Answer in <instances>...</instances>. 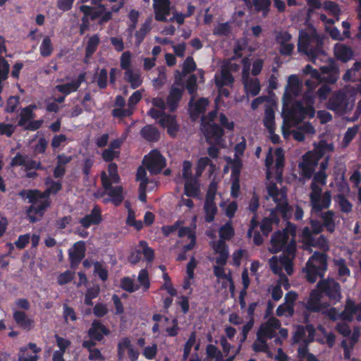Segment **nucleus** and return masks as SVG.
<instances>
[{"label": "nucleus", "instance_id": "nucleus-1", "mask_svg": "<svg viewBox=\"0 0 361 361\" xmlns=\"http://www.w3.org/2000/svg\"><path fill=\"white\" fill-rule=\"evenodd\" d=\"M302 243L309 247H313L320 249L322 252L315 251L307 260L305 267L302 271L305 274L306 280L314 283L317 279L324 276L328 268L327 255L326 252L329 250V242L324 235H320L317 238L311 235L310 229L305 227L302 229Z\"/></svg>", "mask_w": 361, "mask_h": 361}, {"label": "nucleus", "instance_id": "nucleus-2", "mask_svg": "<svg viewBox=\"0 0 361 361\" xmlns=\"http://www.w3.org/2000/svg\"><path fill=\"white\" fill-rule=\"evenodd\" d=\"M51 194L52 192L49 188L43 192L37 189L20 191V195L25 197L31 204L25 210L30 223H36L44 216L46 211L51 206Z\"/></svg>", "mask_w": 361, "mask_h": 361}, {"label": "nucleus", "instance_id": "nucleus-3", "mask_svg": "<svg viewBox=\"0 0 361 361\" xmlns=\"http://www.w3.org/2000/svg\"><path fill=\"white\" fill-rule=\"evenodd\" d=\"M295 226L290 222H288L283 230L275 231L271 235L270 252L276 254L282 251L283 255L295 257L297 247L295 239Z\"/></svg>", "mask_w": 361, "mask_h": 361}, {"label": "nucleus", "instance_id": "nucleus-4", "mask_svg": "<svg viewBox=\"0 0 361 361\" xmlns=\"http://www.w3.org/2000/svg\"><path fill=\"white\" fill-rule=\"evenodd\" d=\"M303 73L305 75H310L312 79L331 85L335 84L339 78V68L333 60H331L328 64L320 67V72L313 68L311 65L307 64L304 68Z\"/></svg>", "mask_w": 361, "mask_h": 361}, {"label": "nucleus", "instance_id": "nucleus-5", "mask_svg": "<svg viewBox=\"0 0 361 361\" xmlns=\"http://www.w3.org/2000/svg\"><path fill=\"white\" fill-rule=\"evenodd\" d=\"M314 103V101L312 97L305 98V106L302 101H295L287 111L286 116L295 123H300L307 118H312L315 115Z\"/></svg>", "mask_w": 361, "mask_h": 361}, {"label": "nucleus", "instance_id": "nucleus-6", "mask_svg": "<svg viewBox=\"0 0 361 361\" xmlns=\"http://www.w3.org/2000/svg\"><path fill=\"white\" fill-rule=\"evenodd\" d=\"M317 284V288L322 295L326 296L329 300L339 302L342 298L341 285L332 278L323 279Z\"/></svg>", "mask_w": 361, "mask_h": 361}, {"label": "nucleus", "instance_id": "nucleus-7", "mask_svg": "<svg viewBox=\"0 0 361 361\" xmlns=\"http://www.w3.org/2000/svg\"><path fill=\"white\" fill-rule=\"evenodd\" d=\"M142 164L152 175L160 173L166 165V159L157 149H152L145 155Z\"/></svg>", "mask_w": 361, "mask_h": 361}, {"label": "nucleus", "instance_id": "nucleus-8", "mask_svg": "<svg viewBox=\"0 0 361 361\" xmlns=\"http://www.w3.org/2000/svg\"><path fill=\"white\" fill-rule=\"evenodd\" d=\"M206 117H202V128L201 130L204 133L206 142L208 144L219 145L223 140L222 137L224 135V130L221 126L216 123H205L204 119Z\"/></svg>", "mask_w": 361, "mask_h": 361}, {"label": "nucleus", "instance_id": "nucleus-9", "mask_svg": "<svg viewBox=\"0 0 361 361\" xmlns=\"http://www.w3.org/2000/svg\"><path fill=\"white\" fill-rule=\"evenodd\" d=\"M101 182L103 188L107 192L108 195L115 206L120 205L123 201V188L122 186L113 187L111 181L108 178L106 172L103 171L101 173Z\"/></svg>", "mask_w": 361, "mask_h": 361}, {"label": "nucleus", "instance_id": "nucleus-10", "mask_svg": "<svg viewBox=\"0 0 361 361\" xmlns=\"http://www.w3.org/2000/svg\"><path fill=\"white\" fill-rule=\"evenodd\" d=\"M126 350L128 353V357L130 361H137L140 352L133 348L131 341L128 337L122 338L117 345V360L123 361L125 358Z\"/></svg>", "mask_w": 361, "mask_h": 361}, {"label": "nucleus", "instance_id": "nucleus-11", "mask_svg": "<svg viewBox=\"0 0 361 361\" xmlns=\"http://www.w3.org/2000/svg\"><path fill=\"white\" fill-rule=\"evenodd\" d=\"M355 315L356 316V319L360 322L361 302L357 305L353 300L348 298L345 301L343 311L340 313V318L341 320L351 322Z\"/></svg>", "mask_w": 361, "mask_h": 361}, {"label": "nucleus", "instance_id": "nucleus-12", "mask_svg": "<svg viewBox=\"0 0 361 361\" xmlns=\"http://www.w3.org/2000/svg\"><path fill=\"white\" fill-rule=\"evenodd\" d=\"M348 105L346 94L339 90L330 97L327 106L331 111L345 113L348 109Z\"/></svg>", "mask_w": 361, "mask_h": 361}, {"label": "nucleus", "instance_id": "nucleus-13", "mask_svg": "<svg viewBox=\"0 0 361 361\" xmlns=\"http://www.w3.org/2000/svg\"><path fill=\"white\" fill-rule=\"evenodd\" d=\"M85 243L82 240L76 242L73 249L68 252V257L71 267L78 266L85 256Z\"/></svg>", "mask_w": 361, "mask_h": 361}, {"label": "nucleus", "instance_id": "nucleus-14", "mask_svg": "<svg viewBox=\"0 0 361 361\" xmlns=\"http://www.w3.org/2000/svg\"><path fill=\"white\" fill-rule=\"evenodd\" d=\"M194 96H192L189 102L190 116L192 120H196L201 114L205 113L207 107L209 105V99L205 97H201L193 103Z\"/></svg>", "mask_w": 361, "mask_h": 361}, {"label": "nucleus", "instance_id": "nucleus-15", "mask_svg": "<svg viewBox=\"0 0 361 361\" xmlns=\"http://www.w3.org/2000/svg\"><path fill=\"white\" fill-rule=\"evenodd\" d=\"M102 221L101 209L98 205H94L90 213L80 219L79 223L85 229L91 226H97Z\"/></svg>", "mask_w": 361, "mask_h": 361}, {"label": "nucleus", "instance_id": "nucleus-16", "mask_svg": "<svg viewBox=\"0 0 361 361\" xmlns=\"http://www.w3.org/2000/svg\"><path fill=\"white\" fill-rule=\"evenodd\" d=\"M42 349L34 343H29L27 345L20 348L18 361H37Z\"/></svg>", "mask_w": 361, "mask_h": 361}, {"label": "nucleus", "instance_id": "nucleus-17", "mask_svg": "<svg viewBox=\"0 0 361 361\" xmlns=\"http://www.w3.org/2000/svg\"><path fill=\"white\" fill-rule=\"evenodd\" d=\"M110 334L109 329L99 320L94 319L92 322L90 328L87 331V336L90 339H94L99 342L103 340L104 336Z\"/></svg>", "mask_w": 361, "mask_h": 361}, {"label": "nucleus", "instance_id": "nucleus-18", "mask_svg": "<svg viewBox=\"0 0 361 361\" xmlns=\"http://www.w3.org/2000/svg\"><path fill=\"white\" fill-rule=\"evenodd\" d=\"M155 20L160 22L168 21L166 16L170 14L169 0H153Z\"/></svg>", "mask_w": 361, "mask_h": 361}, {"label": "nucleus", "instance_id": "nucleus-19", "mask_svg": "<svg viewBox=\"0 0 361 361\" xmlns=\"http://www.w3.org/2000/svg\"><path fill=\"white\" fill-rule=\"evenodd\" d=\"M85 80V73H82L78 75L76 80H73L71 82L56 85L55 86V89L58 92L65 94V96H67L72 92H76Z\"/></svg>", "mask_w": 361, "mask_h": 361}, {"label": "nucleus", "instance_id": "nucleus-20", "mask_svg": "<svg viewBox=\"0 0 361 361\" xmlns=\"http://www.w3.org/2000/svg\"><path fill=\"white\" fill-rule=\"evenodd\" d=\"M263 125L267 129L269 133L275 132V112L272 104L265 105Z\"/></svg>", "mask_w": 361, "mask_h": 361}, {"label": "nucleus", "instance_id": "nucleus-21", "mask_svg": "<svg viewBox=\"0 0 361 361\" xmlns=\"http://www.w3.org/2000/svg\"><path fill=\"white\" fill-rule=\"evenodd\" d=\"M334 54L337 59L343 63H346L353 58L354 52L349 46L336 44L334 47Z\"/></svg>", "mask_w": 361, "mask_h": 361}, {"label": "nucleus", "instance_id": "nucleus-22", "mask_svg": "<svg viewBox=\"0 0 361 361\" xmlns=\"http://www.w3.org/2000/svg\"><path fill=\"white\" fill-rule=\"evenodd\" d=\"M275 203L276 204L275 210L281 214L284 220H288L291 216L293 209L287 201L286 194L281 193L280 200Z\"/></svg>", "mask_w": 361, "mask_h": 361}, {"label": "nucleus", "instance_id": "nucleus-23", "mask_svg": "<svg viewBox=\"0 0 361 361\" xmlns=\"http://www.w3.org/2000/svg\"><path fill=\"white\" fill-rule=\"evenodd\" d=\"M16 323L22 329L29 331L34 326V321L27 317L25 312L15 311L13 314Z\"/></svg>", "mask_w": 361, "mask_h": 361}, {"label": "nucleus", "instance_id": "nucleus-24", "mask_svg": "<svg viewBox=\"0 0 361 361\" xmlns=\"http://www.w3.org/2000/svg\"><path fill=\"white\" fill-rule=\"evenodd\" d=\"M319 217L322 220V224L326 230L329 233H333L336 229L335 212L333 210L321 212Z\"/></svg>", "mask_w": 361, "mask_h": 361}, {"label": "nucleus", "instance_id": "nucleus-25", "mask_svg": "<svg viewBox=\"0 0 361 361\" xmlns=\"http://www.w3.org/2000/svg\"><path fill=\"white\" fill-rule=\"evenodd\" d=\"M183 90L180 88L172 87L166 99V103L170 111H173L178 107L179 101L182 98Z\"/></svg>", "mask_w": 361, "mask_h": 361}, {"label": "nucleus", "instance_id": "nucleus-26", "mask_svg": "<svg viewBox=\"0 0 361 361\" xmlns=\"http://www.w3.org/2000/svg\"><path fill=\"white\" fill-rule=\"evenodd\" d=\"M322 293L318 289L312 290L306 304V309L310 312H317L320 310Z\"/></svg>", "mask_w": 361, "mask_h": 361}, {"label": "nucleus", "instance_id": "nucleus-27", "mask_svg": "<svg viewBox=\"0 0 361 361\" xmlns=\"http://www.w3.org/2000/svg\"><path fill=\"white\" fill-rule=\"evenodd\" d=\"M331 204V192L330 190H326L321 196L320 200L317 202L312 207L315 213L322 212L324 209H327L330 207Z\"/></svg>", "mask_w": 361, "mask_h": 361}, {"label": "nucleus", "instance_id": "nucleus-28", "mask_svg": "<svg viewBox=\"0 0 361 361\" xmlns=\"http://www.w3.org/2000/svg\"><path fill=\"white\" fill-rule=\"evenodd\" d=\"M152 20L151 18H147L145 22L142 24L139 30L136 31L135 33V44L137 46H140V44L145 39L146 35L151 31L152 30Z\"/></svg>", "mask_w": 361, "mask_h": 361}, {"label": "nucleus", "instance_id": "nucleus-29", "mask_svg": "<svg viewBox=\"0 0 361 361\" xmlns=\"http://www.w3.org/2000/svg\"><path fill=\"white\" fill-rule=\"evenodd\" d=\"M142 137L148 142H157L160 138V133L158 129L152 126L146 125L140 130Z\"/></svg>", "mask_w": 361, "mask_h": 361}, {"label": "nucleus", "instance_id": "nucleus-30", "mask_svg": "<svg viewBox=\"0 0 361 361\" xmlns=\"http://www.w3.org/2000/svg\"><path fill=\"white\" fill-rule=\"evenodd\" d=\"M124 80L130 83V87L133 90L139 87L142 83V79L140 73L133 70H128L124 72Z\"/></svg>", "mask_w": 361, "mask_h": 361}, {"label": "nucleus", "instance_id": "nucleus-31", "mask_svg": "<svg viewBox=\"0 0 361 361\" xmlns=\"http://www.w3.org/2000/svg\"><path fill=\"white\" fill-rule=\"evenodd\" d=\"M234 82V78L229 70L222 68L221 76L215 75V84L217 87H223L225 85H231Z\"/></svg>", "mask_w": 361, "mask_h": 361}, {"label": "nucleus", "instance_id": "nucleus-32", "mask_svg": "<svg viewBox=\"0 0 361 361\" xmlns=\"http://www.w3.org/2000/svg\"><path fill=\"white\" fill-rule=\"evenodd\" d=\"M99 42V37L96 34L89 38L85 47V58H90L94 54Z\"/></svg>", "mask_w": 361, "mask_h": 361}, {"label": "nucleus", "instance_id": "nucleus-33", "mask_svg": "<svg viewBox=\"0 0 361 361\" xmlns=\"http://www.w3.org/2000/svg\"><path fill=\"white\" fill-rule=\"evenodd\" d=\"M204 209L205 212V221L212 223L214 220L215 215L217 213V207L215 202H204Z\"/></svg>", "mask_w": 361, "mask_h": 361}, {"label": "nucleus", "instance_id": "nucleus-34", "mask_svg": "<svg viewBox=\"0 0 361 361\" xmlns=\"http://www.w3.org/2000/svg\"><path fill=\"white\" fill-rule=\"evenodd\" d=\"M245 90L252 97L257 96L261 90L259 80L257 78L250 79L245 83Z\"/></svg>", "mask_w": 361, "mask_h": 361}, {"label": "nucleus", "instance_id": "nucleus-35", "mask_svg": "<svg viewBox=\"0 0 361 361\" xmlns=\"http://www.w3.org/2000/svg\"><path fill=\"white\" fill-rule=\"evenodd\" d=\"M200 193V188L195 181L186 180L184 185V194L189 197H196Z\"/></svg>", "mask_w": 361, "mask_h": 361}, {"label": "nucleus", "instance_id": "nucleus-36", "mask_svg": "<svg viewBox=\"0 0 361 361\" xmlns=\"http://www.w3.org/2000/svg\"><path fill=\"white\" fill-rule=\"evenodd\" d=\"M206 355L209 359H214L215 361H224L221 351L213 344H208L206 346Z\"/></svg>", "mask_w": 361, "mask_h": 361}, {"label": "nucleus", "instance_id": "nucleus-37", "mask_svg": "<svg viewBox=\"0 0 361 361\" xmlns=\"http://www.w3.org/2000/svg\"><path fill=\"white\" fill-rule=\"evenodd\" d=\"M220 240H228L234 235V229L231 223L227 222L223 225L219 231Z\"/></svg>", "mask_w": 361, "mask_h": 361}, {"label": "nucleus", "instance_id": "nucleus-38", "mask_svg": "<svg viewBox=\"0 0 361 361\" xmlns=\"http://www.w3.org/2000/svg\"><path fill=\"white\" fill-rule=\"evenodd\" d=\"M359 130V126L355 125L353 127H350L347 129L346 132L344 134L342 144L343 146L346 147L349 145V144L353 141L355 137L357 135Z\"/></svg>", "mask_w": 361, "mask_h": 361}, {"label": "nucleus", "instance_id": "nucleus-39", "mask_svg": "<svg viewBox=\"0 0 361 361\" xmlns=\"http://www.w3.org/2000/svg\"><path fill=\"white\" fill-rule=\"evenodd\" d=\"M39 51H40V54L43 57H48L51 54V53L53 51V45H52L51 40L49 38V37L46 36L43 39V40L40 44V47H39Z\"/></svg>", "mask_w": 361, "mask_h": 361}, {"label": "nucleus", "instance_id": "nucleus-40", "mask_svg": "<svg viewBox=\"0 0 361 361\" xmlns=\"http://www.w3.org/2000/svg\"><path fill=\"white\" fill-rule=\"evenodd\" d=\"M196 342V332L192 331L185 342L184 347H183V360H186L191 352L192 346L195 345Z\"/></svg>", "mask_w": 361, "mask_h": 361}, {"label": "nucleus", "instance_id": "nucleus-41", "mask_svg": "<svg viewBox=\"0 0 361 361\" xmlns=\"http://www.w3.org/2000/svg\"><path fill=\"white\" fill-rule=\"evenodd\" d=\"M35 106H27L22 109L20 114V119L18 121V126H24L30 118L33 117V108Z\"/></svg>", "mask_w": 361, "mask_h": 361}, {"label": "nucleus", "instance_id": "nucleus-42", "mask_svg": "<svg viewBox=\"0 0 361 361\" xmlns=\"http://www.w3.org/2000/svg\"><path fill=\"white\" fill-rule=\"evenodd\" d=\"M276 335L275 330L267 326L265 324H262L257 331V340H261L267 337L268 338H273Z\"/></svg>", "mask_w": 361, "mask_h": 361}, {"label": "nucleus", "instance_id": "nucleus-43", "mask_svg": "<svg viewBox=\"0 0 361 361\" xmlns=\"http://www.w3.org/2000/svg\"><path fill=\"white\" fill-rule=\"evenodd\" d=\"M137 281L142 287L144 291H147L150 287V281L148 271L142 269L140 271L137 276Z\"/></svg>", "mask_w": 361, "mask_h": 361}, {"label": "nucleus", "instance_id": "nucleus-44", "mask_svg": "<svg viewBox=\"0 0 361 361\" xmlns=\"http://www.w3.org/2000/svg\"><path fill=\"white\" fill-rule=\"evenodd\" d=\"M121 288L128 292L134 293L140 288V286L135 285L133 281L129 277H123L121 280Z\"/></svg>", "mask_w": 361, "mask_h": 361}, {"label": "nucleus", "instance_id": "nucleus-45", "mask_svg": "<svg viewBox=\"0 0 361 361\" xmlns=\"http://www.w3.org/2000/svg\"><path fill=\"white\" fill-rule=\"evenodd\" d=\"M108 178L111 181L112 183H118L120 182V176L118 173V166L116 163L111 162L108 165Z\"/></svg>", "mask_w": 361, "mask_h": 361}, {"label": "nucleus", "instance_id": "nucleus-46", "mask_svg": "<svg viewBox=\"0 0 361 361\" xmlns=\"http://www.w3.org/2000/svg\"><path fill=\"white\" fill-rule=\"evenodd\" d=\"M310 188L312 192L310 194V199L312 207L317 202L320 200L322 194V188L318 185L314 184V183H311Z\"/></svg>", "mask_w": 361, "mask_h": 361}, {"label": "nucleus", "instance_id": "nucleus-47", "mask_svg": "<svg viewBox=\"0 0 361 361\" xmlns=\"http://www.w3.org/2000/svg\"><path fill=\"white\" fill-rule=\"evenodd\" d=\"M93 266L94 274H96L102 281H106L109 276L108 270L98 261L94 262Z\"/></svg>", "mask_w": 361, "mask_h": 361}, {"label": "nucleus", "instance_id": "nucleus-48", "mask_svg": "<svg viewBox=\"0 0 361 361\" xmlns=\"http://www.w3.org/2000/svg\"><path fill=\"white\" fill-rule=\"evenodd\" d=\"M231 33V26L228 22L218 24L213 30L216 36H228Z\"/></svg>", "mask_w": 361, "mask_h": 361}, {"label": "nucleus", "instance_id": "nucleus-49", "mask_svg": "<svg viewBox=\"0 0 361 361\" xmlns=\"http://www.w3.org/2000/svg\"><path fill=\"white\" fill-rule=\"evenodd\" d=\"M295 310L293 305H288L286 303L279 305L276 310V314L278 317H281L285 314L288 317L293 316Z\"/></svg>", "mask_w": 361, "mask_h": 361}, {"label": "nucleus", "instance_id": "nucleus-50", "mask_svg": "<svg viewBox=\"0 0 361 361\" xmlns=\"http://www.w3.org/2000/svg\"><path fill=\"white\" fill-rule=\"evenodd\" d=\"M338 203L342 212L350 213L352 211L353 204L343 195H338Z\"/></svg>", "mask_w": 361, "mask_h": 361}, {"label": "nucleus", "instance_id": "nucleus-51", "mask_svg": "<svg viewBox=\"0 0 361 361\" xmlns=\"http://www.w3.org/2000/svg\"><path fill=\"white\" fill-rule=\"evenodd\" d=\"M97 83L101 90L106 89L108 85V72L106 68L99 71L97 78Z\"/></svg>", "mask_w": 361, "mask_h": 361}, {"label": "nucleus", "instance_id": "nucleus-52", "mask_svg": "<svg viewBox=\"0 0 361 361\" xmlns=\"http://www.w3.org/2000/svg\"><path fill=\"white\" fill-rule=\"evenodd\" d=\"M323 53L322 42L317 43L316 47H310L306 55L310 60L314 62L316 59Z\"/></svg>", "mask_w": 361, "mask_h": 361}, {"label": "nucleus", "instance_id": "nucleus-53", "mask_svg": "<svg viewBox=\"0 0 361 361\" xmlns=\"http://www.w3.org/2000/svg\"><path fill=\"white\" fill-rule=\"evenodd\" d=\"M158 347L157 343H153L152 345H148L144 348L142 351L143 356L149 360H152L154 359L157 355Z\"/></svg>", "mask_w": 361, "mask_h": 361}, {"label": "nucleus", "instance_id": "nucleus-54", "mask_svg": "<svg viewBox=\"0 0 361 361\" xmlns=\"http://www.w3.org/2000/svg\"><path fill=\"white\" fill-rule=\"evenodd\" d=\"M121 68L125 71L133 70L131 66V53L128 51L122 54L121 57Z\"/></svg>", "mask_w": 361, "mask_h": 361}, {"label": "nucleus", "instance_id": "nucleus-55", "mask_svg": "<svg viewBox=\"0 0 361 361\" xmlns=\"http://www.w3.org/2000/svg\"><path fill=\"white\" fill-rule=\"evenodd\" d=\"M267 192L268 195L272 198L274 202H279L281 198V194L284 193L283 192H280L276 183H271L267 187Z\"/></svg>", "mask_w": 361, "mask_h": 361}, {"label": "nucleus", "instance_id": "nucleus-56", "mask_svg": "<svg viewBox=\"0 0 361 361\" xmlns=\"http://www.w3.org/2000/svg\"><path fill=\"white\" fill-rule=\"evenodd\" d=\"M196 69V63L192 56H188L183 63L182 71L184 73H192Z\"/></svg>", "mask_w": 361, "mask_h": 361}, {"label": "nucleus", "instance_id": "nucleus-57", "mask_svg": "<svg viewBox=\"0 0 361 361\" xmlns=\"http://www.w3.org/2000/svg\"><path fill=\"white\" fill-rule=\"evenodd\" d=\"M310 233L311 235H318L323 232L324 229L325 228L324 227V225L322 223H321L317 219H311L310 221Z\"/></svg>", "mask_w": 361, "mask_h": 361}, {"label": "nucleus", "instance_id": "nucleus-58", "mask_svg": "<svg viewBox=\"0 0 361 361\" xmlns=\"http://www.w3.org/2000/svg\"><path fill=\"white\" fill-rule=\"evenodd\" d=\"M94 165V160L90 157L84 159L82 164V173L84 175V180H88L91 169Z\"/></svg>", "mask_w": 361, "mask_h": 361}, {"label": "nucleus", "instance_id": "nucleus-59", "mask_svg": "<svg viewBox=\"0 0 361 361\" xmlns=\"http://www.w3.org/2000/svg\"><path fill=\"white\" fill-rule=\"evenodd\" d=\"M185 88L188 93L194 94L197 89V77L195 75L189 76L185 82Z\"/></svg>", "mask_w": 361, "mask_h": 361}, {"label": "nucleus", "instance_id": "nucleus-60", "mask_svg": "<svg viewBox=\"0 0 361 361\" xmlns=\"http://www.w3.org/2000/svg\"><path fill=\"white\" fill-rule=\"evenodd\" d=\"M302 164H307L308 166L316 167L319 164L318 158L312 152L305 153L302 157Z\"/></svg>", "mask_w": 361, "mask_h": 361}, {"label": "nucleus", "instance_id": "nucleus-61", "mask_svg": "<svg viewBox=\"0 0 361 361\" xmlns=\"http://www.w3.org/2000/svg\"><path fill=\"white\" fill-rule=\"evenodd\" d=\"M224 266L215 265L213 267L214 275L220 279L228 280L229 277H232L231 271L227 274L225 272Z\"/></svg>", "mask_w": 361, "mask_h": 361}, {"label": "nucleus", "instance_id": "nucleus-62", "mask_svg": "<svg viewBox=\"0 0 361 361\" xmlns=\"http://www.w3.org/2000/svg\"><path fill=\"white\" fill-rule=\"evenodd\" d=\"M133 114L132 108L123 109L116 108L114 109L111 111V115L115 118H123L127 116H130Z\"/></svg>", "mask_w": 361, "mask_h": 361}, {"label": "nucleus", "instance_id": "nucleus-63", "mask_svg": "<svg viewBox=\"0 0 361 361\" xmlns=\"http://www.w3.org/2000/svg\"><path fill=\"white\" fill-rule=\"evenodd\" d=\"M140 244L142 246V254L144 255L145 259L149 262H152L154 258V250L147 245L145 241H140Z\"/></svg>", "mask_w": 361, "mask_h": 361}, {"label": "nucleus", "instance_id": "nucleus-64", "mask_svg": "<svg viewBox=\"0 0 361 361\" xmlns=\"http://www.w3.org/2000/svg\"><path fill=\"white\" fill-rule=\"evenodd\" d=\"M335 264L338 267V274L340 276H349L350 271L346 266L345 261L343 259L336 260Z\"/></svg>", "mask_w": 361, "mask_h": 361}]
</instances>
